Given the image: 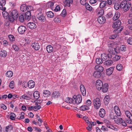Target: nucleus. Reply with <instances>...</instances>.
Masks as SVG:
<instances>
[{
    "label": "nucleus",
    "instance_id": "1",
    "mask_svg": "<svg viewBox=\"0 0 132 132\" xmlns=\"http://www.w3.org/2000/svg\"><path fill=\"white\" fill-rule=\"evenodd\" d=\"M121 24V22L120 21H118L114 23L112 27L113 28H116L119 27L117 29H115L114 31L116 32V33H118L121 31L123 29V27L121 26L119 27Z\"/></svg>",
    "mask_w": 132,
    "mask_h": 132
},
{
    "label": "nucleus",
    "instance_id": "2",
    "mask_svg": "<svg viewBox=\"0 0 132 132\" xmlns=\"http://www.w3.org/2000/svg\"><path fill=\"white\" fill-rule=\"evenodd\" d=\"M121 8H122L125 11L129 10L131 6L130 2L127 1H122L120 5Z\"/></svg>",
    "mask_w": 132,
    "mask_h": 132
},
{
    "label": "nucleus",
    "instance_id": "3",
    "mask_svg": "<svg viewBox=\"0 0 132 132\" xmlns=\"http://www.w3.org/2000/svg\"><path fill=\"white\" fill-rule=\"evenodd\" d=\"M37 18L42 22H44L46 20L45 14L42 13L41 10H37Z\"/></svg>",
    "mask_w": 132,
    "mask_h": 132
},
{
    "label": "nucleus",
    "instance_id": "4",
    "mask_svg": "<svg viewBox=\"0 0 132 132\" xmlns=\"http://www.w3.org/2000/svg\"><path fill=\"white\" fill-rule=\"evenodd\" d=\"M93 105L95 109L96 110L98 109L101 105L100 100L98 98H96L93 101Z\"/></svg>",
    "mask_w": 132,
    "mask_h": 132
},
{
    "label": "nucleus",
    "instance_id": "5",
    "mask_svg": "<svg viewBox=\"0 0 132 132\" xmlns=\"http://www.w3.org/2000/svg\"><path fill=\"white\" fill-rule=\"evenodd\" d=\"M125 113L128 119H125L126 121L128 123L132 124V115L130 112L128 110L125 111Z\"/></svg>",
    "mask_w": 132,
    "mask_h": 132
},
{
    "label": "nucleus",
    "instance_id": "6",
    "mask_svg": "<svg viewBox=\"0 0 132 132\" xmlns=\"http://www.w3.org/2000/svg\"><path fill=\"white\" fill-rule=\"evenodd\" d=\"M73 98L74 100V103H73L79 104L80 103L82 100V98L80 94H78L77 96L74 95L73 96Z\"/></svg>",
    "mask_w": 132,
    "mask_h": 132
},
{
    "label": "nucleus",
    "instance_id": "7",
    "mask_svg": "<svg viewBox=\"0 0 132 132\" xmlns=\"http://www.w3.org/2000/svg\"><path fill=\"white\" fill-rule=\"evenodd\" d=\"M103 85L102 82L101 80H98L96 81V88L98 90H101Z\"/></svg>",
    "mask_w": 132,
    "mask_h": 132
},
{
    "label": "nucleus",
    "instance_id": "8",
    "mask_svg": "<svg viewBox=\"0 0 132 132\" xmlns=\"http://www.w3.org/2000/svg\"><path fill=\"white\" fill-rule=\"evenodd\" d=\"M26 30L27 28L26 27L23 26H20L18 28V31L21 34H23Z\"/></svg>",
    "mask_w": 132,
    "mask_h": 132
},
{
    "label": "nucleus",
    "instance_id": "9",
    "mask_svg": "<svg viewBox=\"0 0 132 132\" xmlns=\"http://www.w3.org/2000/svg\"><path fill=\"white\" fill-rule=\"evenodd\" d=\"M10 15L14 17L15 19H17L18 16V12L16 10H13L11 12Z\"/></svg>",
    "mask_w": 132,
    "mask_h": 132
},
{
    "label": "nucleus",
    "instance_id": "10",
    "mask_svg": "<svg viewBox=\"0 0 132 132\" xmlns=\"http://www.w3.org/2000/svg\"><path fill=\"white\" fill-rule=\"evenodd\" d=\"M6 1H0V10L4 11L6 10V8L4 7L6 4Z\"/></svg>",
    "mask_w": 132,
    "mask_h": 132
},
{
    "label": "nucleus",
    "instance_id": "11",
    "mask_svg": "<svg viewBox=\"0 0 132 132\" xmlns=\"http://www.w3.org/2000/svg\"><path fill=\"white\" fill-rule=\"evenodd\" d=\"M105 17L103 16H99L97 19V21L100 24H103L105 22Z\"/></svg>",
    "mask_w": 132,
    "mask_h": 132
},
{
    "label": "nucleus",
    "instance_id": "12",
    "mask_svg": "<svg viewBox=\"0 0 132 132\" xmlns=\"http://www.w3.org/2000/svg\"><path fill=\"white\" fill-rule=\"evenodd\" d=\"M29 8H31V7H28L26 5L24 4L21 6L20 10L21 11L24 12L28 10L29 9Z\"/></svg>",
    "mask_w": 132,
    "mask_h": 132
},
{
    "label": "nucleus",
    "instance_id": "13",
    "mask_svg": "<svg viewBox=\"0 0 132 132\" xmlns=\"http://www.w3.org/2000/svg\"><path fill=\"white\" fill-rule=\"evenodd\" d=\"M31 46L36 50H38L40 48L39 44L37 43H33L32 44Z\"/></svg>",
    "mask_w": 132,
    "mask_h": 132
},
{
    "label": "nucleus",
    "instance_id": "14",
    "mask_svg": "<svg viewBox=\"0 0 132 132\" xmlns=\"http://www.w3.org/2000/svg\"><path fill=\"white\" fill-rule=\"evenodd\" d=\"M80 89L82 95L85 96L86 94V90L84 86L82 85H81L80 86Z\"/></svg>",
    "mask_w": 132,
    "mask_h": 132
},
{
    "label": "nucleus",
    "instance_id": "15",
    "mask_svg": "<svg viewBox=\"0 0 132 132\" xmlns=\"http://www.w3.org/2000/svg\"><path fill=\"white\" fill-rule=\"evenodd\" d=\"M28 27L31 29H34L36 28V24L32 22H29L27 24Z\"/></svg>",
    "mask_w": 132,
    "mask_h": 132
},
{
    "label": "nucleus",
    "instance_id": "16",
    "mask_svg": "<svg viewBox=\"0 0 132 132\" xmlns=\"http://www.w3.org/2000/svg\"><path fill=\"white\" fill-rule=\"evenodd\" d=\"M95 69L98 72H100V73L103 72V67L101 65H96L95 67Z\"/></svg>",
    "mask_w": 132,
    "mask_h": 132
},
{
    "label": "nucleus",
    "instance_id": "17",
    "mask_svg": "<svg viewBox=\"0 0 132 132\" xmlns=\"http://www.w3.org/2000/svg\"><path fill=\"white\" fill-rule=\"evenodd\" d=\"M109 85L107 83H105L103 86L102 92L104 93L107 92L108 90Z\"/></svg>",
    "mask_w": 132,
    "mask_h": 132
},
{
    "label": "nucleus",
    "instance_id": "18",
    "mask_svg": "<svg viewBox=\"0 0 132 132\" xmlns=\"http://www.w3.org/2000/svg\"><path fill=\"white\" fill-rule=\"evenodd\" d=\"M105 114V112L103 108L101 109L99 113L100 116L101 118H103L104 117Z\"/></svg>",
    "mask_w": 132,
    "mask_h": 132
},
{
    "label": "nucleus",
    "instance_id": "19",
    "mask_svg": "<svg viewBox=\"0 0 132 132\" xmlns=\"http://www.w3.org/2000/svg\"><path fill=\"white\" fill-rule=\"evenodd\" d=\"M60 93L58 91H55L52 94V97L54 98H57L60 96Z\"/></svg>",
    "mask_w": 132,
    "mask_h": 132
},
{
    "label": "nucleus",
    "instance_id": "20",
    "mask_svg": "<svg viewBox=\"0 0 132 132\" xmlns=\"http://www.w3.org/2000/svg\"><path fill=\"white\" fill-rule=\"evenodd\" d=\"M35 85V82L32 80H30L28 83V86L29 88H32Z\"/></svg>",
    "mask_w": 132,
    "mask_h": 132
},
{
    "label": "nucleus",
    "instance_id": "21",
    "mask_svg": "<svg viewBox=\"0 0 132 132\" xmlns=\"http://www.w3.org/2000/svg\"><path fill=\"white\" fill-rule=\"evenodd\" d=\"M113 63V61L111 60H108L104 63V64L106 66H111Z\"/></svg>",
    "mask_w": 132,
    "mask_h": 132
},
{
    "label": "nucleus",
    "instance_id": "22",
    "mask_svg": "<svg viewBox=\"0 0 132 132\" xmlns=\"http://www.w3.org/2000/svg\"><path fill=\"white\" fill-rule=\"evenodd\" d=\"M101 75V73L100 72H98L97 71H95L93 73V76L97 78L100 77Z\"/></svg>",
    "mask_w": 132,
    "mask_h": 132
},
{
    "label": "nucleus",
    "instance_id": "23",
    "mask_svg": "<svg viewBox=\"0 0 132 132\" xmlns=\"http://www.w3.org/2000/svg\"><path fill=\"white\" fill-rule=\"evenodd\" d=\"M46 50L48 53H51L53 51V49L52 46L49 45L47 46Z\"/></svg>",
    "mask_w": 132,
    "mask_h": 132
},
{
    "label": "nucleus",
    "instance_id": "24",
    "mask_svg": "<svg viewBox=\"0 0 132 132\" xmlns=\"http://www.w3.org/2000/svg\"><path fill=\"white\" fill-rule=\"evenodd\" d=\"M113 68L112 67H111L106 69V74L108 76L111 75L113 72Z\"/></svg>",
    "mask_w": 132,
    "mask_h": 132
},
{
    "label": "nucleus",
    "instance_id": "25",
    "mask_svg": "<svg viewBox=\"0 0 132 132\" xmlns=\"http://www.w3.org/2000/svg\"><path fill=\"white\" fill-rule=\"evenodd\" d=\"M120 16V13L119 12H117L115 13V14L113 17L114 20H118Z\"/></svg>",
    "mask_w": 132,
    "mask_h": 132
},
{
    "label": "nucleus",
    "instance_id": "26",
    "mask_svg": "<svg viewBox=\"0 0 132 132\" xmlns=\"http://www.w3.org/2000/svg\"><path fill=\"white\" fill-rule=\"evenodd\" d=\"M7 52L4 50L0 51V56L3 57H5L7 56Z\"/></svg>",
    "mask_w": 132,
    "mask_h": 132
},
{
    "label": "nucleus",
    "instance_id": "27",
    "mask_svg": "<svg viewBox=\"0 0 132 132\" xmlns=\"http://www.w3.org/2000/svg\"><path fill=\"white\" fill-rule=\"evenodd\" d=\"M110 117L111 119H116L117 116L115 113L111 111L110 113Z\"/></svg>",
    "mask_w": 132,
    "mask_h": 132
},
{
    "label": "nucleus",
    "instance_id": "28",
    "mask_svg": "<svg viewBox=\"0 0 132 132\" xmlns=\"http://www.w3.org/2000/svg\"><path fill=\"white\" fill-rule=\"evenodd\" d=\"M24 15V14H22L19 16V21L21 22H23L24 21L25 19Z\"/></svg>",
    "mask_w": 132,
    "mask_h": 132
},
{
    "label": "nucleus",
    "instance_id": "29",
    "mask_svg": "<svg viewBox=\"0 0 132 132\" xmlns=\"http://www.w3.org/2000/svg\"><path fill=\"white\" fill-rule=\"evenodd\" d=\"M110 101V97L108 95L106 96L104 99V102L105 104H108L109 103Z\"/></svg>",
    "mask_w": 132,
    "mask_h": 132
},
{
    "label": "nucleus",
    "instance_id": "30",
    "mask_svg": "<svg viewBox=\"0 0 132 132\" xmlns=\"http://www.w3.org/2000/svg\"><path fill=\"white\" fill-rule=\"evenodd\" d=\"M63 2L66 5L70 7V4H72L73 3V1H64Z\"/></svg>",
    "mask_w": 132,
    "mask_h": 132
},
{
    "label": "nucleus",
    "instance_id": "31",
    "mask_svg": "<svg viewBox=\"0 0 132 132\" xmlns=\"http://www.w3.org/2000/svg\"><path fill=\"white\" fill-rule=\"evenodd\" d=\"M33 96L36 99H38L39 97V93L38 91L35 92L33 93Z\"/></svg>",
    "mask_w": 132,
    "mask_h": 132
},
{
    "label": "nucleus",
    "instance_id": "32",
    "mask_svg": "<svg viewBox=\"0 0 132 132\" xmlns=\"http://www.w3.org/2000/svg\"><path fill=\"white\" fill-rule=\"evenodd\" d=\"M46 15L47 17L50 18H52L54 16V14L52 11H48L46 13Z\"/></svg>",
    "mask_w": 132,
    "mask_h": 132
},
{
    "label": "nucleus",
    "instance_id": "33",
    "mask_svg": "<svg viewBox=\"0 0 132 132\" xmlns=\"http://www.w3.org/2000/svg\"><path fill=\"white\" fill-rule=\"evenodd\" d=\"M107 4L106 1H103L101 2L100 5V8H102L105 7Z\"/></svg>",
    "mask_w": 132,
    "mask_h": 132
},
{
    "label": "nucleus",
    "instance_id": "34",
    "mask_svg": "<svg viewBox=\"0 0 132 132\" xmlns=\"http://www.w3.org/2000/svg\"><path fill=\"white\" fill-rule=\"evenodd\" d=\"M73 98H70L69 97L66 98L65 99V101L68 103H71L72 102L73 103H74V101Z\"/></svg>",
    "mask_w": 132,
    "mask_h": 132
},
{
    "label": "nucleus",
    "instance_id": "35",
    "mask_svg": "<svg viewBox=\"0 0 132 132\" xmlns=\"http://www.w3.org/2000/svg\"><path fill=\"white\" fill-rule=\"evenodd\" d=\"M122 120V118L116 117V119H114V121L116 123L119 124L121 123Z\"/></svg>",
    "mask_w": 132,
    "mask_h": 132
},
{
    "label": "nucleus",
    "instance_id": "36",
    "mask_svg": "<svg viewBox=\"0 0 132 132\" xmlns=\"http://www.w3.org/2000/svg\"><path fill=\"white\" fill-rule=\"evenodd\" d=\"M6 75L7 77H11L13 75V72L12 71H9L6 72Z\"/></svg>",
    "mask_w": 132,
    "mask_h": 132
},
{
    "label": "nucleus",
    "instance_id": "37",
    "mask_svg": "<svg viewBox=\"0 0 132 132\" xmlns=\"http://www.w3.org/2000/svg\"><path fill=\"white\" fill-rule=\"evenodd\" d=\"M50 94V92L48 90H45L43 92V96L45 97H46L48 96Z\"/></svg>",
    "mask_w": 132,
    "mask_h": 132
},
{
    "label": "nucleus",
    "instance_id": "38",
    "mask_svg": "<svg viewBox=\"0 0 132 132\" xmlns=\"http://www.w3.org/2000/svg\"><path fill=\"white\" fill-rule=\"evenodd\" d=\"M15 114L13 113H11L10 114V118L11 120H14L16 117Z\"/></svg>",
    "mask_w": 132,
    "mask_h": 132
},
{
    "label": "nucleus",
    "instance_id": "39",
    "mask_svg": "<svg viewBox=\"0 0 132 132\" xmlns=\"http://www.w3.org/2000/svg\"><path fill=\"white\" fill-rule=\"evenodd\" d=\"M80 109L81 110L85 111L88 110L89 108L88 106H87L86 105H83L81 106Z\"/></svg>",
    "mask_w": 132,
    "mask_h": 132
},
{
    "label": "nucleus",
    "instance_id": "40",
    "mask_svg": "<svg viewBox=\"0 0 132 132\" xmlns=\"http://www.w3.org/2000/svg\"><path fill=\"white\" fill-rule=\"evenodd\" d=\"M119 3V2L118 3H116L115 4L114 8L116 10H118L120 7L121 8V6L120 5L121 3Z\"/></svg>",
    "mask_w": 132,
    "mask_h": 132
},
{
    "label": "nucleus",
    "instance_id": "41",
    "mask_svg": "<svg viewBox=\"0 0 132 132\" xmlns=\"http://www.w3.org/2000/svg\"><path fill=\"white\" fill-rule=\"evenodd\" d=\"M13 129V127L12 125H10L7 126L6 128V131H9L12 130Z\"/></svg>",
    "mask_w": 132,
    "mask_h": 132
},
{
    "label": "nucleus",
    "instance_id": "42",
    "mask_svg": "<svg viewBox=\"0 0 132 132\" xmlns=\"http://www.w3.org/2000/svg\"><path fill=\"white\" fill-rule=\"evenodd\" d=\"M96 62L97 64H100L102 63L103 61L101 58H97L96 60Z\"/></svg>",
    "mask_w": 132,
    "mask_h": 132
},
{
    "label": "nucleus",
    "instance_id": "43",
    "mask_svg": "<svg viewBox=\"0 0 132 132\" xmlns=\"http://www.w3.org/2000/svg\"><path fill=\"white\" fill-rule=\"evenodd\" d=\"M123 67L122 64H118L116 66L117 69L119 71H121Z\"/></svg>",
    "mask_w": 132,
    "mask_h": 132
},
{
    "label": "nucleus",
    "instance_id": "44",
    "mask_svg": "<svg viewBox=\"0 0 132 132\" xmlns=\"http://www.w3.org/2000/svg\"><path fill=\"white\" fill-rule=\"evenodd\" d=\"M85 7L87 10L89 11H91L92 9V7L90 6L88 3L86 4V5H85Z\"/></svg>",
    "mask_w": 132,
    "mask_h": 132
},
{
    "label": "nucleus",
    "instance_id": "45",
    "mask_svg": "<svg viewBox=\"0 0 132 132\" xmlns=\"http://www.w3.org/2000/svg\"><path fill=\"white\" fill-rule=\"evenodd\" d=\"M16 19H15L14 17H12L11 15H10V16L9 18V21L11 22H13L14 20H15Z\"/></svg>",
    "mask_w": 132,
    "mask_h": 132
},
{
    "label": "nucleus",
    "instance_id": "46",
    "mask_svg": "<svg viewBox=\"0 0 132 132\" xmlns=\"http://www.w3.org/2000/svg\"><path fill=\"white\" fill-rule=\"evenodd\" d=\"M120 58V56L118 55H115L113 58V60L114 61H117L119 60Z\"/></svg>",
    "mask_w": 132,
    "mask_h": 132
},
{
    "label": "nucleus",
    "instance_id": "47",
    "mask_svg": "<svg viewBox=\"0 0 132 132\" xmlns=\"http://www.w3.org/2000/svg\"><path fill=\"white\" fill-rule=\"evenodd\" d=\"M48 5L50 6L51 8L53 10V6L54 4V3L51 1H50L48 3Z\"/></svg>",
    "mask_w": 132,
    "mask_h": 132
},
{
    "label": "nucleus",
    "instance_id": "48",
    "mask_svg": "<svg viewBox=\"0 0 132 132\" xmlns=\"http://www.w3.org/2000/svg\"><path fill=\"white\" fill-rule=\"evenodd\" d=\"M66 15V10L65 9H63L61 14V15L63 17H65Z\"/></svg>",
    "mask_w": 132,
    "mask_h": 132
},
{
    "label": "nucleus",
    "instance_id": "49",
    "mask_svg": "<svg viewBox=\"0 0 132 132\" xmlns=\"http://www.w3.org/2000/svg\"><path fill=\"white\" fill-rule=\"evenodd\" d=\"M14 82L13 81H12L9 84V86L11 88H13L14 86Z\"/></svg>",
    "mask_w": 132,
    "mask_h": 132
},
{
    "label": "nucleus",
    "instance_id": "50",
    "mask_svg": "<svg viewBox=\"0 0 132 132\" xmlns=\"http://www.w3.org/2000/svg\"><path fill=\"white\" fill-rule=\"evenodd\" d=\"M119 48L120 50L122 51H125L126 49V47L125 45H121Z\"/></svg>",
    "mask_w": 132,
    "mask_h": 132
},
{
    "label": "nucleus",
    "instance_id": "51",
    "mask_svg": "<svg viewBox=\"0 0 132 132\" xmlns=\"http://www.w3.org/2000/svg\"><path fill=\"white\" fill-rule=\"evenodd\" d=\"M9 38L11 41H13L14 40L15 38L14 36L12 35H9Z\"/></svg>",
    "mask_w": 132,
    "mask_h": 132
},
{
    "label": "nucleus",
    "instance_id": "52",
    "mask_svg": "<svg viewBox=\"0 0 132 132\" xmlns=\"http://www.w3.org/2000/svg\"><path fill=\"white\" fill-rule=\"evenodd\" d=\"M21 97L22 98L27 100H29L30 99V97H28L27 95H26V94H24Z\"/></svg>",
    "mask_w": 132,
    "mask_h": 132
},
{
    "label": "nucleus",
    "instance_id": "53",
    "mask_svg": "<svg viewBox=\"0 0 132 132\" xmlns=\"http://www.w3.org/2000/svg\"><path fill=\"white\" fill-rule=\"evenodd\" d=\"M107 55L106 54H103L101 55V58L103 60H105L107 59Z\"/></svg>",
    "mask_w": 132,
    "mask_h": 132
},
{
    "label": "nucleus",
    "instance_id": "54",
    "mask_svg": "<svg viewBox=\"0 0 132 132\" xmlns=\"http://www.w3.org/2000/svg\"><path fill=\"white\" fill-rule=\"evenodd\" d=\"M12 47L15 51H18L19 50L18 47L16 45H13Z\"/></svg>",
    "mask_w": 132,
    "mask_h": 132
},
{
    "label": "nucleus",
    "instance_id": "55",
    "mask_svg": "<svg viewBox=\"0 0 132 132\" xmlns=\"http://www.w3.org/2000/svg\"><path fill=\"white\" fill-rule=\"evenodd\" d=\"M115 112V113L116 115H117L118 116H120L121 113L119 109H118V111H116Z\"/></svg>",
    "mask_w": 132,
    "mask_h": 132
},
{
    "label": "nucleus",
    "instance_id": "56",
    "mask_svg": "<svg viewBox=\"0 0 132 132\" xmlns=\"http://www.w3.org/2000/svg\"><path fill=\"white\" fill-rule=\"evenodd\" d=\"M2 13L3 16L4 17H6L8 15V13L5 11H3Z\"/></svg>",
    "mask_w": 132,
    "mask_h": 132
},
{
    "label": "nucleus",
    "instance_id": "57",
    "mask_svg": "<svg viewBox=\"0 0 132 132\" xmlns=\"http://www.w3.org/2000/svg\"><path fill=\"white\" fill-rule=\"evenodd\" d=\"M104 13V10L103 9H101L98 13L99 15H102Z\"/></svg>",
    "mask_w": 132,
    "mask_h": 132
},
{
    "label": "nucleus",
    "instance_id": "58",
    "mask_svg": "<svg viewBox=\"0 0 132 132\" xmlns=\"http://www.w3.org/2000/svg\"><path fill=\"white\" fill-rule=\"evenodd\" d=\"M115 51L117 53H120V50L119 47H117L114 49Z\"/></svg>",
    "mask_w": 132,
    "mask_h": 132
},
{
    "label": "nucleus",
    "instance_id": "59",
    "mask_svg": "<svg viewBox=\"0 0 132 132\" xmlns=\"http://www.w3.org/2000/svg\"><path fill=\"white\" fill-rule=\"evenodd\" d=\"M24 113L23 112H21V114L20 115V118H19V119H22L24 118Z\"/></svg>",
    "mask_w": 132,
    "mask_h": 132
},
{
    "label": "nucleus",
    "instance_id": "60",
    "mask_svg": "<svg viewBox=\"0 0 132 132\" xmlns=\"http://www.w3.org/2000/svg\"><path fill=\"white\" fill-rule=\"evenodd\" d=\"M128 43L130 45H132V37L129 38L127 40Z\"/></svg>",
    "mask_w": 132,
    "mask_h": 132
},
{
    "label": "nucleus",
    "instance_id": "61",
    "mask_svg": "<svg viewBox=\"0 0 132 132\" xmlns=\"http://www.w3.org/2000/svg\"><path fill=\"white\" fill-rule=\"evenodd\" d=\"M0 106L1 108L4 110H6L7 109L6 106L3 104H0Z\"/></svg>",
    "mask_w": 132,
    "mask_h": 132
},
{
    "label": "nucleus",
    "instance_id": "62",
    "mask_svg": "<svg viewBox=\"0 0 132 132\" xmlns=\"http://www.w3.org/2000/svg\"><path fill=\"white\" fill-rule=\"evenodd\" d=\"M54 11L55 12H57L58 11H59L60 10V6L59 5H57L55 7V8L54 9Z\"/></svg>",
    "mask_w": 132,
    "mask_h": 132
},
{
    "label": "nucleus",
    "instance_id": "63",
    "mask_svg": "<svg viewBox=\"0 0 132 132\" xmlns=\"http://www.w3.org/2000/svg\"><path fill=\"white\" fill-rule=\"evenodd\" d=\"M107 15L109 18H111L113 16V14L112 12H109L107 14Z\"/></svg>",
    "mask_w": 132,
    "mask_h": 132
},
{
    "label": "nucleus",
    "instance_id": "64",
    "mask_svg": "<svg viewBox=\"0 0 132 132\" xmlns=\"http://www.w3.org/2000/svg\"><path fill=\"white\" fill-rule=\"evenodd\" d=\"M86 1H80L81 4L82 5H86V4L87 3L86 2Z\"/></svg>",
    "mask_w": 132,
    "mask_h": 132
}]
</instances>
